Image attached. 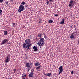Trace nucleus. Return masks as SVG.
<instances>
[{"mask_svg": "<svg viewBox=\"0 0 79 79\" xmlns=\"http://www.w3.org/2000/svg\"><path fill=\"white\" fill-rule=\"evenodd\" d=\"M32 45V43H31V40L28 39L26 40L25 41V43L23 44V47L26 51H27L28 50L31 49V47Z\"/></svg>", "mask_w": 79, "mask_h": 79, "instance_id": "nucleus-1", "label": "nucleus"}, {"mask_svg": "<svg viewBox=\"0 0 79 79\" xmlns=\"http://www.w3.org/2000/svg\"><path fill=\"white\" fill-rule=\"evenodd\" d=\"M44 39L43 38H41L40 39L39 41L38 42L37 44L39 46L40 48H41L42 46L44 45Z\"/></svg>", "mask_w": 79, "mask_h": 79, "instance_id": "nucleus-2", "label": "nucleus"}, {"mask_svg": "<svg viewBox=\"0 0 79 79\" xmlns=\"http://www.w3.org/2000/svg\"><path fill=\"white\" fill-rule=\"evenodd\" d=\"M24 6L23 5H20L18 9V11L19 12V13H21V12L24 10Z\"/></svg>", "mask_w": 79, "mask_h": 79, "instance_id": "nucleus-3", "label": "nucleus"}, {"mask_svg": "<svg viewBox=\"0 0 79 79\" xmlns=\"http://www.w3.org/2000/svg\"><path fill=\"white\" fill-rule=\"evenodd\" d=\"M8 40L5 39L3 40L1 42V45H3V44H6L7 42H8Z\"/></svg>", "mask_w": 79, "mask_h": 79, "instance_id": "nucleus-4", "label": "nucleus"}, {"mask_svg": "<svg viewBox=\"0 0 79 79\" xmlns=\"http://www.w3.org/2000/svg\"><path fill=\"white\" fill-rule=\"evenodd\" d=\"M59 75H60L61 73L63 72V66H61L59 68Z\"/></svg>", "mask_w": 79, "mask_h": 79, "instance_id": "nucleus-5", "label": "nucleus"}, {"mask_svg": "<svg viewBox=\"0 0 79 79\" xmlns=\"http://www.w3.org/2000/svg\"><path fill=\"white\" fill-rule=\"evenodd\" d=\"M34 69H33L31 70L30 73L29 74V76L30 77H33V76H34V73H34Z\"/></svg>", "mask_w": 79, "mask_h": 79, "instance_id": "nucleus-6", "label": "nucleus"}, {"mask_svg": "<svg viewBox=\"0 0 79 79\" xmlns=\"http://www.w3.org/2000/svg\"><path fill=\"white\" fill-rule=\"evenodd\" d=\"M10 60V54L7 55L6 58L5 59V62L6 63H8L9 62V60Z\"/></svg>", "mask_w": 79, "mask_h": 79, "instance_id": "nucleus-7", "label": "nucleus"}, {"mask_svg": "<svg viewBox=\"0 0 79 79\" xmlns=\"http://www.w3.org/2000/svg\"><path fill=\"white\" fill-rule=\"evenodd\" d=\"M73 1L71 0L69 1V7H71L72 6V5L73 4Z\"/></svg>", "mask_w": 79, "mask_h": 79, "instance_id": "nucleus-8", "label": "nucleus"}, {"mask_svg": "<svg viewBox=\"0 0 79 79\" xmlns=\"http://www.w3.org/2000/svg\"><path fill=\"white\" fill-rule=\"evenodd\" d=\"M73 34H74V33H73L71 34L70 37V38H71V39H74L75 38L74 35H73Z\"/></svg>", "mask_w": 79, "mask_h": 79, "instance_id": "nucleus-9", "label": "nucleus"}, {"mask_svg": "<svg viewBox=\"0 0 79 79\" xmlns=\"http://www.w3.org/2000/svg\"><path fill=\"white\" fill-rule=\"evenodd\" d=\"M38 21H39V23H41L42 22V19L40 17H39Z\"/></svg>", "mask_w": 79, "mask_h": 79, "instance_id": "nucleus-10", "label": "nucleus"}, {"mask_svg": "<svg viewBox=\"0 0 79 79\" xmlns=\"http://www.w3.org/2000/svg\"><path fill=\"white\" fill-rule=\"evenodd\" d=\"M33 48L34 49V51H36L38 50V49H37V48L36 46H34Z\"/></svg>", "mask_w": 79, "mask_h": 79, "instance_id": "nucleus-11", "label": "nucleus"}, {"mask_svg": "<svg viewBox=\"0 0 79 79\" xmlns=\"http://www.w3.org/2000/svg\"><path fill=\"white\" fill-rule=\"evenodd\" d=\"M40 65V63L39 62H37L35 63V66H38Z\"/></svg>", "mask_w": 79, "mask_h": 79, "instance_id": "nucleus-12", "label": "nucleus"}, {"mask_svg": "<svg viewBox=\"0 0 79 79\" xmlns=\"http://www.w3.org/2000/svg\"><path fill=\"white\" fill-rule=\"evenodd\" d=\"M43 35L45 39H46L47 38V34L45 33H43Z\"/></svg>", "mask_w": 79, "mask_h": 79, "instance_id": "nucleus-13", "label": "nucleus"}, {"mask_svg": "<svg viewBox=\"0 0 79 79\" xmlns=\"http://www.w3.org/2000/svg\"><path fill=\"white\" fill-rule=\"evenodd\" d=\"M64 23V19H62V21L60 22V24H63Z\"/></svg>", "mask_w": 79, "mask_h": 79, "instance_id": "nucleus-14", "label": "nucleus"}, {"mask_svg": "<svg viewBox=\"0 0 79 79\" xmlns=\"http://www.w3.org/2000/svg\"><path fill=\"white\" fill-rule=\"evenodd\" d=\"M26 76V74L25 73H23L22 74V77L23 78H24Z\"/></svg>", "mask_w": 79, "mask_h": 79, "instance_id": "nucleus-15", "label": "nucleus"}, {"mask_svg": "<svg viewBox=\"0 0 79 79\" xmlns=\"http://www.w3.org/2000/svg\"><path fill=\"white\" fill-rule=\"evenodd\" d=\"M46 76H49V77H50V76H51V73H48L46 74Z\"/></svg>", "mask_w": 79, "mask_h": 79, "instance_id": "nucleus-16", "label": "nucleus"}, {"mask_svg": "<svg viewBox=\"0 0 79 79\" xmlns=\"http://www.w3.org/2000/svg\"><path fill=\"white\" fill-rule=\"evenodd\" d=\"M42 33H39L38 35V37H40H40H42Z\"/></svg>", "mask_w": 79, "mask_h": 79, "instance_id": "nucleus-17", "label": "nucleus"}, {"mask_svg": "<svg viewBox=\"0 0 79 79\" xmlns=\"http://www.w3.org/2000/svg\"><path fill=\"white\" fill-rule=\"evenodd\" d=\"M40 67H41V65H39V66H38V67H37L36 68V70H38L39 69H40V68H40Z\"/></svg>", "mask_w": 79, "mask_h": 79, "instance_id": "nucleus-18", "label": "nucleus"}, {"mask_svg": "<svg viewBox=\"0 0 79 79\" xmlns=\"http://www.w3.org/2000/svg\"><path fill=\"white\" fill-rule=\"evenodd\" d=\"M26 66L27 67V68H30V66H29V63H28L26 64Z\"/></svg>", "mask_w": 79, "mask_h": 79, "instance_id": "nucleus-19", "label": "nucleus"}, {"mask_svg": "<svg viewBox=\"0 0 79 79\" xmlns=\"http://www.w3.org/2000/svg\"><path fill=\"white\" fill-rule=\"evenodd\" d=\"M53 23V20H50L48 21V23H49L50 24V23Z\"/></svg>", "mask_w": 79, "mask_h": 79, "instance_id": "nucleus-20", "label": "nucleus"}, {"mask_svg": "<svg viewBox=\"0 0 79 79\" xmlns=\"http://www.w3.org/2000/svg\"><path fill=\"white\" fill-rule=\"evenodd\" d=\"M8 34V32H7V31H4V35H7V34Z\"/></svg>", "mask_w": 79, "mask_h": 79, "instance_id": "nucleus-21", "label": "nucleus"}, {"mask_svg": "<svg viewBox=\"0 0 79 79\" xmlns=\"http://www.w3.org/2000/svg\"><path fill=\"white\" fill-rule=\"evenodd\" d=\"M26 4V2H23L21 3V5H24Z\"/></svg>", "mask_w": 79, "mask_h": 79, "instance_id": "nucleus-22", "label": "nucleus"}, {"mask_svg": "<svg viewBox=\"0 0 79 79\" xmlns=\"http://www.w3.org/2000/svg\"><path fill=\"white\" fill-rule=\"evenodd\" d=\"M54 16H56V17H57L58 16H59V15H58V14H57L56 15L55 14Z\"/></svg>", "mask_w": 79, "mask_h": 79, "instance_id": "nucleus-23", "label": "nucleus"}, {"mask_svg": "<svg viewBox=\"0 0 79 79\" xmlns=\"http://www.w3.org/2000/svg\"><path fill=\"white\" fill-rule=\"evenodd\" d=\"M3 2V0H0V3H2Z\"/></svg>", "mask_w": 79, "mask_h": 79, "instance_id": "nucleus-24", "label": "nucleus"}, {"mask_svg": "<svg viewBox=\"0 0 79 79\" xmlns=\"http://www.w3.org/2000/svg\"><path fill=\"white\" fill-rule=\"evenodd\" d=\"M46 3L48 5V4H49V1H47L46 2Z\"/></svg>", "mask_w": 79, "mask_h": 79, "instance_id": "nucleus-25", "label": "nucleus"}, {"mask_svg": "<svg viewBox=\"0 0 79 79\" xmlns=\"http://www.w3.org/2000/svg\"><path fill=\"white\" fill-rule=\"evenodd\" d=\"M16 71V69H14V73H15V72Z\"/></svg>", "mask_w": 79, "mask_h": 79, "instance_id": "nucleus-26", "label": "nucleus"}, {"mask_svg": "<svg viewBox=\"0 0 79 79\" xmlns=\"http://www.w3.org/2000/svg\"><path fill=\"white\" fill-rule=\"evenodd\" d=\"M71 74H74V71H72L71 72Z\"/></svg>", "mask_w": 79, "mask_h": 79, "instance_id": "nucleus-27", "label": "nucleus"}, {"mask_svg": "<svg viewBox=\"0 0 79 79\" xmlns=\"http://www.w3.org/2000/svg\"><path fill=\"white\" fill-rule=\"evenodd\" d=\"M2 9H0V14L2 13Z\"/></svg>", "mask_w": 79, "mask_h": 79, "instance_id": "nucleus-28", "label": "nucleus"}, {"mask_svg": "<svg viewBox=\"0 0 79 79\" xmlns=\"http://www.w3.org/2000/svg\"><path fill=\"white\" fill-rule=\"evenodd\" d=\"M74 5V2L73 1V2H72V6H73Z\"/></svg>", "mask_w": 79, "mask_h": 79, "instance_id": "nucleus-29", "label": "nucleus"}, {"mask_svg": "<svg viewBox=\"0 0 79 79\" xmlns=\"http://www.w3.org/2000/svg\"><path fill=\"white\" fill-rule=\"evenodd\" d=\"M73 33H74V34H75V33H76L77 34V31H75V32H74Z\"/></svg>", "mask_w": 79, "mask_h": 79, "instance_id": "nucleus-30", "label": "nucleus"}, {"mask_svg": "<svg viewBox=\"0 0 79 79\" xmlns=\"http://www.w3.org/2000/svg\"><path fill=\"white\" fill-rule=\"evenodd\" d=\"M6 5H8V2H6Z\"/></svg>", "mask_w": 79, "mask_h": 79, "instance_id": "nucleus-31", "label": "nucleus"}, {"mask_svg": "<svg viewBox=\"0 0 79 79\" xmlns=\"http://www.w3.org/2000/svg\"><path fill=\"white\" fill-rule=\"evenodd\" d=\"M13 25L14 26H15V23H13Z\"/></svg>", "mask_w": 79, "mask_h": 79, "instance_id": "nucleus-32", "label": "nucleus"}, {"mask_svg": "<svg viewBox=\"0 0 79 79\" xmlns=\"http://www.w3.org/2000/svg\"><path fill=\"white\" fill-rule=\"evenodd\" d=\"M72 27H73V25L70 26V28H72Z\"/></svg>", "mask_w": 79, "mask_h": 79, "instance_id": "nucleus-33", "label": "nucleus"}, {"mask_svg": "<svg viewBox=\"0 0 79 79\" xmlns=\"http://www.w3.org/2000/svg\"><path fill=\"white\" fill-rule=\"evenodd\" d=\"M30 65H31V66H32L33 65L31 63V64H30Z\"/></svg>", "mask_w": 79, "mask_h": 79, "instance_id": "nucleus-34", "label": "nucleus"}, {"mask_svg": "<svg viewBox=\"0 0 79 79\" xmlns=\"http://www.w3.org/2000/svg\"><path fill=\"white\" fill-rule=\"evenodd\" d=\"M44 75H45V76H47V74L45 73H44Z\"/></svg>", "mask_w": 79, "mask_h": 79, "instance_id": "nucleus-35", "label": "nucleus"}, {"mask_svg": "<svg viewBox=\"0 0 79 79\" xmlns=\"http://www.w3.org/2000/svg\"><path fill=\"white\" fill-rule=\"evenodd\" d=\"M52 0H49V1L50 2H52Z\"/></svg>", "mask_w": 79, "mask_h": 79, "instance_id": "nucleus-36", "label": "nucleus"}, {"mask_svg": "<svg viewBox=\"0 0 79 79\" xmlns=\"http://www.w3.org/2000/svg\"><path fill=\"white\" fill-rule=\"evenodd\" d=\"M10 42L7 43V44H10Z\"/></svg>", "mask_w": 79, "mask_h": 79, "instance_id": "nucleus-37", "label": "nucleus"}, {"mask_svg": "<svg viewBox=\"0 0 79 79\" xmlns=\"http://www.w3.org/2000/svg\"><path fill=\"white\" fill-rule=\"evenodd\" d=\"M26 59H27V56H26Z\"/></svg>", "mask_w": 79, "mask_h": 79, "instance_id": "nucleus-38", "label": "nucleus"}, {"mask_svg": "<svg viewBox=\"0 0 79 79\" xmlns=\"http://www.w3.org/2000/svg\"><path fill=\"white\" fill-rule=\"evenodd\" d=\"M23 79H26V78H24Z\"/></svg>", "mask_w": 79, "mask_h": 79, "instance_id": "nucleus-39", "label": "nucleus"}, {"mask_svg": "<svg viewBox=\"0 0 79 79\" xmlns=\"http://www.w3.org/2000/svg\"><path fill=\"white\" fill-rule=\"evenodd\" d=\"M12 79V78H10V79Z\"/></svg>", "mask_w": 79, "mask_h": 79, "instance_id": "nucleus-40", "label": "nucleus"}, {"mask_svg": "<svg viewBox=\"0 0 79 79\" xmlns=\"http://www.w3.org/2000/svg\"><path fill=\"white\" fill-rule=\"evenodd\" d=\"M70 16H72V15H71Z\"/></svg>", "mask_w": 79, "mask_h": 79, "instance_id": "nucleus-41", "label": "nucleus"}]
</instances>
